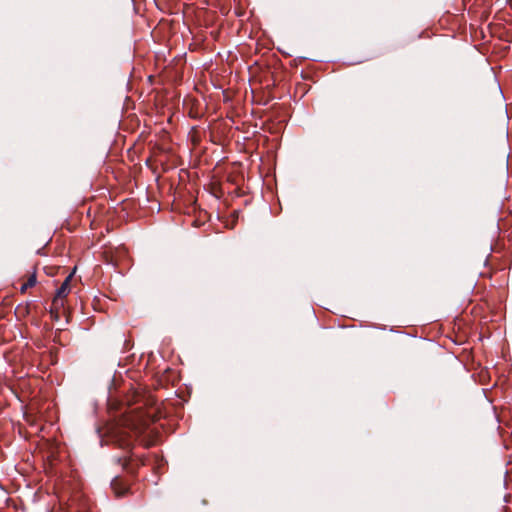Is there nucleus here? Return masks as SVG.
Masks as SVG:
<instances>
[{
    "label": "nucleus",
    "instance_id": "obj_1",
    "mask_svg": "<svg viewBox=\"0 0 512 512\" xmlns=\"http://www.w3.org/2000/svg\"><path fill=\"white\" fill-rule=\"evenodd\" d=\"M152 422L153 417L151 414L142 409H135L124 416L122 425L125 429L129 430L135 438H138L149 431Z\"/></svg>",
    "mask_w": 512,
    "mask_h": 512
},
{
    "label": "nucleus",
    "instance_id": "obj_2",
    "mask_svg": "<svg viewBox=\"0 0 512 512\" xmlns=\"http://www.w3.org/2000/svg\"><path fill=\"white\" fill-rule=\"evenodd\" d=\"M74 271L70 273L64 282L61 284V286L57 289L56 294L52 300V306H51V314L57 315L59 314L60 310L64 308L65 305V299L71 292V286L70 282L73 278Z\"/></svg>",
    "mask_w": 512,
    "mask_h": 512
},
{
    "label": "nucleus",
    "instance_id": "obj_3",
    "mask_svg": "<svg viewBox=\"0 0 512 512\" xmlns=\"http://www.w3.org/2000/svg\"><path fill=\"white\" fill-rule=\"evenodd\" d=\"M26 283V286H28L29 288H32L36 285L37 283V276H36V273L33 272L29 277L28 279L25 281Z\"/></svg>",
    "mask_w": 512,
    "mask_h": 512
},
{
    "label": "nucleus",
    "instance_id": "obj_4",
    "mask_svg": "<svg viewBox=\"0 0 512 512\" xmlns=\"http://www.w3.org/2000/svg\"><path fill=\"white\" fill-rule=\"evenodd\" d=\"M28 289H29V287H28V286H26V283L24 282V283L21 285V287H20V292H21L22 294H24V293H26V291H27Z\"/></svg>",
    "mask_w": 512,
    "mask_h": 512
},
{
    "label": "nucleus",
    "instance_id": "obj_5",
    "mask_svg": "<svg viewBox=\"0 0 512 512\" xmlns=\"http://www.w3.org/2000/svg\"><path fill=\"white\" fill-rule=\"evenodd\" d=\"M112 485H113V488H114V489H116L117 481H114V482L112 483ZM115 492H116V495H117V496H122V495H124V491H123V492H119V491L115 490Z\"/></svg>",
    "mask_w": 512,
    "mask_h": 512
},
{
    "label": "nucleus",
    "instance_id": "obj_6",
    "mask_svg": "<svg viewBox=\"0 0 512 512\" xmlns=\"http://www.w3.org/2000/svg\"><path fill=\"white\" fill-rule=\"evenodd\" d=\"M132 444V440L130 439L129 441H126L124 443H121L120 445L123 446L124 448H129Z\"/></svg>",
    "mask_w": 512,
    "mask_h": 512
}]
</instances>
